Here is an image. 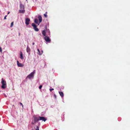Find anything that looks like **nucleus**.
Segmentation results:
<instances>
[{"instance_id": "1a4fd4ad", "label": "nucleus", "mask_w": 130, "mask_h": 130, "mask_svg": "<svg viewBox=\"0 0 130 130\" xmlns=\"http://www.w3.org/2000/svg\"><path fill=\"white\" fill-rule=\"evenodd\" d=\"M26 51L28 53V54H29L30 52V49L29 47H28V46H27Z\"/></svg>"}, {"instance_id": "0eeeda50", "label": "nucleus", "mask_w": 130, "mask_h": 130, "mask_svg": "<svg viewBox=\"0 0 130 130\" xmlns=\"http://www.w3.org/2000/svg\"><path fill=\"white\" fill-rule=\"evenodd\" d=\"M30 21V19L28 18H26L25 20V24L26 25H28L29 24Z\"/></svg>"}, {"instance_id": "393cba45", "label": "nucleus", "mask_w": 130, "mask_h": 130, "mask_svg": "<svg viewBox=\"0 0 130 130\" xmlns=\"http://www.w3.org/2000/svg\"><path fill=\"white\" fill-rule=\"evenodd\" d=\"M35 44V43L34 42H33L32 43V45H34Z\"/></svg>"}, {"instance_id": "6ab92c4d", "label": "nucleus", "mask_w": 130, "mask_h": 130, "mask_svg": "<svg viewBox=\"0 0 130 130\" xmlns=\"http://www.w3.org/2000/svg\"><path fill=\"white\" fill-rule=\"evenodd\" d=\"M13 22H12L11 23L10 27H12L13 26Z\"/></svg>"}, {"instance_id": "a878e982", "label": "nucleus", "mask_w": 130, "mask_h": 130, "mask_svg": "<svg viewBox=\"0 0 130 130\" xmlns=\"http://www.w3.org/2000/svg\"><path fill=\"white\" fill-rule=\"evenodd\" d=\"M9 13H10V12H8V14H9Z\"/></svg>"}, {"instance_id": "39448f33", "label": "nucleus", "mask_w": 130, "mask_h": 130, "mask_svg": "<svg viewBox=\"0 0 130 130\" xmlns=\"http://www.w3.org/2000/svg\"><path fill=\"white\" fill-rule=\"evenodd\" d=\"M45 40L47 42H50L51 40L48 37L45 36L44 38Z\"/></svg>"}, {"instance_id": "412c9836", "label": "nucleus", "mask_w": 130, "mask_h": 130, "mask_svg": "<svg viewBox=\"0 0 130 130\" xmlns=\"http://www.w3.org/2000/svg\"><path fill=\"white\" fill-rule=\"evenodd\" d=\"M54 90V89L53 88H52V89H50V91L51 92L52 91Z\"/></svg>"}, {"instance_id": "bb28decb", "label": "nucleus", "mask_w": 130, "mask_h": 130, "mask_svg": "<svg viewBox=\"0 0 130 130\" xmlns=\"http://www.w3.org/2000/svg\"><path fill=\"white\" fill-rule=\"evenodd\" d=\"M54 96H55V97H56V95L55 94L54 95Z\"/></svg>"}, {"instance_id": "cd10ccee", "label": "nucleus", "mask_w": 130, "mask_h": 130, "mask_svg": "<svg viewBox=\"0 0 130 130\" xmlns=\"http://www.w3.org/2000/svg\"><path fill=\"white\" fill-rule=\"evenodd\" d=\"M20 33H19V36H20Z\"/></svg>"}, {"instance_id": "4468645a", "label": "nucleus", "mask_w": 130, "mask_h": 130, "mask_svg": "<svg viewBox=\"0 0 130 130\" xmlns=\"http://www.w3.org/2000/svg\"><path fill=\"white\" fill-rule=\"evenodd\" d=\"M20 58L21 59H23V54L22 52H21L20 53Z\"/></svg>"}, {"instance_id": "dca6fc26", "label": "nucleus", "mask_w": 130, "mask_h": 130, "mask_svg": "<svg viewBox=\"0 0 130 130\" xmlns=\"http://www.w3.org/2000/svg\"><path fill=\"white\" fill-rule=\"evenodd\" d=\"M34 22H35V23L36 24H37L38 23V20L36 19H35Z\"/></svg>"}, {"instance_id": "b1692460", "label": "nucleus", "mask_w": 130, "mask_h": 130, "mask_svg": "<svg viewBox=\"0 0 130 130\" xmlns=\"http://www.w3.org/2000/svg\"><path fill=\"white\" fill-rule=\"evenodd\" d=\"M7 15H5V17H4V19H6V17H7Z\"/></svg>"}, {"instance_id": "4be33fe9", "label": "nucleus", "mask_w": 130, "mask_h": 130, "mask_svg": "<svg viewBox=\"0 0 130 130\" xmlns=\"http://www.w3.org/2000/svg\"><path fill=\"white\" fill-rule=\"evenodd\" d=\"M20 103V104H21V105H22V107H23V104H22V103Z\"/></svg>"}, {"instance_id": "aec40b11", "label": "nucleus", "mask_w": 130, "mask_h": 130, "mask_svg": "<svg viewBox=\"0 0 130 130\" xmlns=\"http://www.w3.org/2000/svg\"><path fill=\"white\" fill-rule=\"evenodd\" d=\"M42 87V85H41L39 87V89H40Z\"/></svg>"}, {"instance_id": "5701e85b", "label": "nucleus", "mask_w": 130, "mask_h": 130, "mask_svg": "<svg viewBox=\"0 0 130 130\" xmlns=\"http://www.w3.org/2000/svg\"><path fill=\"white\" fill-rule=\"evenodd\" d=\"M44 17H47V14H44Z\"/></svg>"}, {"instance_id": "a211bd4d", "label": "nucleus", "mask_w": 130, "mask_h": 130, "mask_svg": "<svg viewBox=\"0 0 130 130\" xmlns=\"http://www.w3.org/2000/svg\"><path fill=\"white\" fill-rule=\"evenodd\" d=\"M36 123V122H35V121H32V122H31V124H34L35 123Z\"/></svg>"}, {"instance_id": "f03ea898", "label": "nucleus", "mask_w": 130, "mask_h": 130, "mask_svg": "<svg viewBox=\"0 0 130 130\" xmlns=\"http://www.w3.org/2000/svg\"><path fill=\"white\" fill-rule=\"evenodd\" d=\"M2 81L1 83L2 84V85L1 87L2 88L4 89H5L6 86V82L5 80L3 79V78H2Z\"/></svg>"}, {"instance_id": "9b49d317", "label": "nucleus", "mask_w": 130, "mask_h": 130, "mask_svg": "<svg viewBox=\"0 0 130 130\" xmlns=\"http://www.w3.org/2000/svg\"><path fill=\"white\" fill-rule=\"evenodd\" d=\"M59 93L60 96L62 97H63V92H62L59 91Z\"/></svg>"}, {"instance_id": "20e7f679", "label": "nucleus", "mask_w": 130, "mask_h": 130, "mask_svg": "<svg viewBox=\"0 0 130 130\" xmlns=\"http://www.w3.org/2000/svg\"><path fill=\"white\" fill-rule=\"evenodd\" d=\"M34 120L36 122H38L39 120V117H37L36 116H33Z\"/></svg>"}, {"instance_id": "f3484780", "label": "nucleus", "mask_w": 130, "mask_h": 130, "mask_svg": "<svg viewBox=\"0 0 130 130\" xmlns=\"http://www.w3.org/2000/svg\"><path fill=\"white\" fill-rule=\"evenodd\" d=\"M37 50L38 51V52H39V54L40 55H41L42 54H41L40 53V51L39 50V49H38Z\"/></svg>"}, {"instance_id": "ddd939ff", "label": "nucleus", "mask_w": 130, "mask_h": 130, "mask_svg": "<svg viewBox=\"0 0 130 130\" xmlns=\"http://www.w3.org/2000/svg\"><path fill=\"white\" fill-rule=\"evenodd\" d=\"M20 8L24 9V6L22 4H21L20 5Z\"/></svg>"}, {"instance_id": "423d86ee", "label": "nucleus", "mask_w": 130, "mask_h": 130, "mask_svg": "<svg viewBox=\"0 0 130 130\" xmlns=\"http://www.w3.org/2000/svg\"><path fill=\"white\" fill-rule=\"evenodd\" d=\"M39 120H42V121L45 122L46 120V119L44 117L39 116Z\"/></svg>"}, {"instance_id": "2eb2a0df", "label": "nucleus", "mask_w": 130, "mask_h": 130, "mask_svg": "<svg viewBox=\"0 0 130 130\" xmlns=\"http://www.w3.org/2000/svg\"><path fill=\"white\" fill-rule=\"evenodd\" d=\"M42 33L43 36H45L46 34L45 30H43L42 31Z\"/></svg>"}, {"instance_id": "6e6552de", "label": "nucleus", "mask_w": 130, "mask_h": 130, "mask_svg": "<svg viewBox=\"0 0 130 130\" xmlns=\"http://www.w3.org/2000/svg\"><path fill=\"white\" fill-rule=\"evenodd\" d=\"M38 18L39 19V23L38 24V25L42 21V17L40 15H39L38 16Z\"/></svg>"}, {"instance_id": "7ed1b4c3", "label": "nucleus", "mask_w": 130, "mask_h": 130, "mask_svg": "<svg viewBox=\"0 0 130 130\" xmlns=\"http://www.w3.org/2000/svg\"><path fill=\"white\" fill-rule=\"evenodd\" d=\"M32 26L34 27V29L36 31H38L39 29L37 27V26L34 23L32 24Z\"/></svg>"}, {"instance_id": "f8f14e48", "label": "nucleus", "mask_w": 130, "mask_h": 130, "mask_svg": "<svg viewBox=\"0 0 130 130\" xmlns=\"http://www.w3.org/2000/svg\"><path fill=\"white\" fill-rule=\"evenodd\" d=\"M25 12V10L24 9L22 10H19V12L20 13H24Z\"/></svg>"}, {"instance_id": "9d476101", "label": "nucleus", "mask_w": 130, "mask_h": 130, "mask_svg": "<svg viewBox=\"0 0 130 130\" xmlns=\"http://www.w3.org/2000/svg\"><path fill=\"white\" fill-rule=\"evenodd\" d=\"M17 62L18 66L19 67H22L23 66V65L21 63H20L19 61H17Z\"/></svg>"}, {"instance_id": "c85d7f7f", "label": "nucleus", "mask_w": 130, "mask_h": 130, "mask_svg": "<svg viewBox=\"0 0 130 130\" xmlns=\"http://www.w3.org/2000/svg\"><path fill=\"white\" fill-rule=\"evenodd\" d=\"M42 53L41 54H42V53H43V51H42Z\"/></svg>"}, {"instance_id": "f257e3e1", "label": "nucleus", "mask_w": 130, "mask_h": 130, "mask_svg": "<svg viewBox=\"0 0 130 130\" xmlns=\"http://www.w3.org/2000/svg\"><path fill=\"white\" fill-rule=\"evenodd\" d=\"M35 72V70L31 72L26 77V78H27L30 79L31 78L33 79L34 77V74Z\"/></svg>"}]
</instances>
